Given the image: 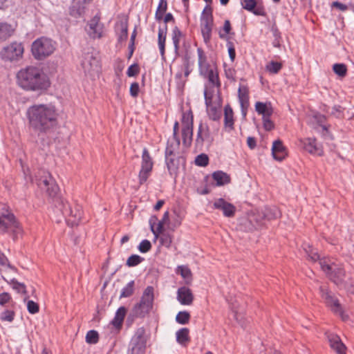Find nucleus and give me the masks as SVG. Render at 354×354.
I'll return each mask as SVG.
<instances>
[{
    "label": "nucleus",
    "mask_w": 354,
    "mask_h": 354,
    "mask_svg": "<svg viewBox=\"0 0 354 354\" xmlns=\"http://www.w3.org/2000/svg\"><path fill=\"white\" fill-rule=\"evenodd\" d=\"M82 66L85 73H91L99 70V61L93 55L88 53L82 62Z\"/></svg>",
    "instance_id": "nucleus-18"
},
{
    "label": "nucleus",
    "mask_w": 354,
    "mask_h": 354,
    "mask_svg": "<svg viewBox=\"0 0 354 354\" xmlns=\"http://www.w3.org/2000/svg\"><path fill=\"white\" fill-rule=\"evenodd\" d=\"M145 349L146 340L144 337V330H138L131 339L127 354H145Z\"/></svg>",
    "instance_id": "nucleus-12"
},
{
    "label": "nucleus",
    "mask_w": 354,
    "mask_h": 354,
    "mask_svg": "<svg viewBox=\"0 0 354 354\" xmlns=\"http://www.w3.org/2000/svg\"><path fill=\"white\" fill-rule=\"evenodd\" d=\"M195 163L198 166L205 167L209 163V158L207 155L201 153L196 156L195 159Z\"/></svg>",
    "instance_id": "nucleus-55"
},
{
    "label": "nucleus",
    "mask_w": 354,
    "mask_h": 354,
    "mask_svg": "<svg viewBox=\"0 0 354 354\" xmlns=\"http://www.w3.org/2000/svg\"><path fill=\"white\" fill-rule=\"evenodd\" d=\"M183 37V35L182 32L177 26H175L172 30V41L176 53H177L179 50L180 41Z\"/></svg>",
    "instance_id": "nucleus-41"
},
{
    "label": "nucleus",
    "mask_w": 354,
    "mask_h": 354,
    "mask_svg": "<svg viewBox=\"0 0 354 354\" xmlns=\"http://www.w3.org/2000/svg\"><path fill=\"white\" fill-rule=\"evenodd\" d=\"M189 330L187 328H183L176 332V341L181 345H187L190 338L189 336Z\"/></svg>",
    "instance_id": "nucleus-37"
},
{
    "label": "nucleus",
    "mask_w": 354,
    "mask_h": 354,
    "mask_svg": "<svg viewBox=\"0 0 354 354\" xmlns=\"http://www.w3.org/2000/svg\"><path fill=\"white\" fill-rule=\"evenodd\" d=\"M99 341V334L95 330H91L86 335V342L90 344H97Z\"/></svg>",
    "instance_id": "nucleus-49"
},
{
    "label": "nucleus",
    "mask_w": 354,
    "mask_h": 354,
    "mask_svg": "<svg viewBox=\"0 0 354 354\" xmlns=\"http://www.w3.org/2000/svg\"><path fill=\"white\" fill-rule=\"evenodd\" d=\"M203 74H207L209 82L213 85H216L217 87L221 86L218 74L212 68H208L207 71H204Z\"/></svg>",
    "instance_id": "nucleus-42"
},
{
    "label": "nucleus",
    "mask_w": 354,
    "mask_h": 354,
    "mask_svg": "<svg viewBox=\"0 0 354 354\" xmlns=\"http://www.w3.org/2000/svg\"><path fill=\"white\" fill-rule=\"evenodd\" d=\"M15 317V312L12 310H4L0 314V319L2 322H12Z\"/></svg>",
    "instance_id": "nucleus-48"
},
{
    "label": "nucleus",
    "mask_w": 354,
    "mask_h": 354,
    "mask_svg": "<svg viewBox=\"0 0 354 354\" xmlns=\"http://www.w3.org/2000/svg\"><path fill=\"white\" fill-rule=\"evenodd\" d=\"M255 110L259 115H262V118H270L274 111L271 102H257L255 104Z\"/></svg>",
    "instance_id": "nucleus-23"
},
{
    "label": "nucleus",
    "mask_w": 354,
    "mask_h": 354,
    "mask_svg": "<svg viewBox=\"0 0 354 354\" xmlns=\"http://www.w3.org/2000/svg\"><path fill=\"white\" fill-rule=\"evenodd\" d=\"M239 100L241 106L242 112L244 115L246 113L244 109H246L249 106V91L246 86H240L238 91Z\"/></svg>",
    "instance_id": "nucleus-25"
},
{
    "label": "nucleus",
    "mask_w": 354,
    "mask_h": 354,
    "mask_svg": "<svg viewBox=\"0 0 354 354\" xmlns=\"http://www.w3.org/2000/svg\"><path fill=\"white\" fill-rule=\"evenodd\" d=\"M234 112L230 104L224 107V127L228 131L234 129Z\"/></svg>",
    "instance_id": "nucleus-24"
},
{
    "label": "nucleus",
    "mask_w": 354,
    "mask_h": 354,
    "mask_svg": "<svg viewBox=\"0 0 354 354\" xmlns=\"http://www.w3.org/2000/svg\"><path fill=\"white\" fill-rule=\"evenodd\" d=\"M27 310L30 314H35L39 311V306L37 303L27 299Z\"/></svg>",
    "instance_id": "nucleus-57"
},
{
    "label": "nucleus",
    "mask_w": 354,
    "mask_h": 354,
    "mask_svg": "<svg viewBox=\"0 0 354 354\" xmlns=\"http://www.w3.org/2000/svg\"><path fill=\"white\" fill-rule=\"evenodd\" d=\"M153 288L147 286L142 293L140 302L133 306L131 315L135 317H145L153 308Z\"/></svg>",
    "instance_id": "nucleus-5"
},
{
    "label": "nucleus",
    "mask_w": 354,
    "mask_h": 354,
    "mask_svg": "<svg viewBox=\"0 0 354 354\" xmlns=\"http://www.w3.org/2000/svg\"><path fill=\"white\" fill-rule=\"evenodd\" d=\"M140 72L139 66L137 64L131 65L127 71V75L129 77H134L137 75Z\"/></svg>",
    "instance_id": "nucleus-61"
},
{
    "label": "nucleus",
    "mask_w": 354,
    "mask_h": 354,
    "mask_svg": "<svg viewBox=\"0 0 354 354\" xmlns=\"http://www.w3.org/2000/svg\"><path fill=\"white\" fill-rule=\"evenodd\" d=\"M319 291L321 297L326 305L330 308L333 312L335 314L339 315L343 319H345L342 307L335 294L329 290L326 286H320Z\"/></svg>",
    "instance_id": "nucleus-10"
},
{
    "label": "nucleus",
    "mask_w": 354,
    "mask_h": 354,
    "mask_svg": "<svg viewBox=\"0 0 354 354\" xmlns=\"http://www.w3.org/2000/svg\"><path fill=\"white\" fill-rule=\"evenodd\" d=\"M204 95L209 118L214 121H219L221 118V109L212 104V95H209L207 90L205 91Z\"/></svg>",
    "instance_id": "nucleus-14"
},
{
    "label": "nucleus",
    "mask_w": 354,
    "mask_h": 354,
    "mask_svg": "<svg viewBox=\"0 0 354 354\" xmlns=\"http://www.w3.org/2000/svg\"><path fill=\"white\" fill-rule=\"evenodd\" d=\"M12 303V306H14L15 303L13 301L12 298L10 293L4 292L0 294V305L5 306L6 304Z\"/></svg>",
    "instance_id": "nucleus-54"
},
{
    "label": "nucleus",
    "mask_w": 354,
    "mask_h": 354,
    "mask_svg": "<svg viewBox=\"0 0 354 354\" xmlns=\"http://www.w3.org/2000/svg\"><path fill=\"white\" fill-rule=\"evenodd\" d=\"M201 34L206 44L210 42L212 37V31L214 24L212 8L207 5L204 8L201 18Z\"/></svg>",
    "instance_id": "nucleus-8"
},
{
    "label": "nucleus",
    "mask_w": 354,
    "mask_h": 354,
    "mask_svg": "<svg viewBox=\"0 0 354 354\" xmlns=\"http://www.w3.org/2000/svg\"><path fill=\"white\" fill-rule=\"evenodd\" d=\"M313 117L315 119V120L317 121V122L322 127L323 130H325V131L328 130V128L326 126L322 125V124L324 123L326 120V118L324 115L317 113L314 115Z\"/></svg>",
    "instance_id": "nucleus-63"
},
{
    "label": "nucleus",
    "mask_w": 354,
    "mask_h": 354,
    "mask_svg": "<svg viewBox=\"0 0 354 354\" xmlns=\"http://www.w3.org/2000/svg\"><path fill=\"white\" fill-rule=\"evenodd\" d=\"M272 153L273 158L279 161L283 160L287 156V151L280 140H275L272 144Z\"/></svg>",
    "instance_id": "nucleus-22"
},
{
    "label": "nucleus",
    "mask_w": 354,
    "mask_h": 354,
    "mask_svg": "<svg viewBox=\"0 0 354 354\" xmlns=\"http://www.w3.org/2000/svg\"><path fill=\"white\" fill-rule=\"evenodd\" d=\"M151 249V242L147 239L140 242L138 245V250L142 253H146Z\"/></svg>",
    "instance_id": "nucleus-58"
},
{
    "label": "nucleus",
    "mask_w": 354,
    "mask_h": 354,
    "mask_svg": "<svg viewBox=\"0 0 354 354\" xmlns=\"http://www.w3.org/2000/svg\"><path fill=\"white\" fill-rule=\"evenodd\" d=\"M82 214V207L77 204L75 205L72 207V214L67 217L68 222H71L73 226L77 225L81 221Z\"/></svg>",
    "instance_id": "nucleus-28"
},
{
    "label": "nucleus",
    "mask_w": 354,
    "mask_h": 354,
    "mask_svg": "<svg viewBox=\"0 0 354 354\" xmlns=\"http://www.w3.org/2000/svg\"><path fill=\"white\" fill-rule=\"evenodd\" d=\"M167 0H160L159 5L156 10L155 17L158 21H160L162 19L164 14L167 11Z\"/></svg>",
    "instance_id": "nucleus-43"
},
{
    "label": "nucleus",
    "mask_w": 354,
    "mask_h": 354,
    "mask_svg": "<svg viewBox=\"0 0 354 354\" xmlns=\"http://www.w3.org/2000/svg\"><path fill=\"white\" fill-rule=\"evenodd\" d=\"M212 178L216 182L217 186H222L230 183V176L223 171H216L212 174Z\"/></svg>",
    "instance_id": "nucleus-33"
},
{
    "label": "nucleus",
    "mask_w": 354,
    "mask_h": 354,
    "mask_svg": "<svg viewBox=\"0 0 354 354\" xmlns=\"http://www.w3.org/2000/svg\"><path fill=\"white\" fill-rule=\"evenodd\" d=\"M176 273L180 274L186 280V283H190L192 281V272L186 266H179L176 269Z\"/></svg>",
    "instance_id": "nucleus-40"
},
{
    "label": "nucleus",
    "mask_w": 354,
    "mask_h": 354,
    "mask_svg": "<svg viewBox=\"0 0 354 354\" xmlns=\"http://www.w3.org/2000/svg\"><path fill=\"white\" fill-rule=\"evenodd\" d=\"M19 86L26 91L42 92L50 86L47 75L39 68L28 66L21 69L17 74Z\"/></svg>",
    "instance_id": "nucleus-2"
},
{
    "label": "nucleus",
    "mask_w": 354,
    "mask_h": 354,
    "mask_svg": "<svg viewBox=\"0 0 354 354\" xmlns=\"http://www.w3.org/2000/svg\"><path fill=\"white\" fill-rule=\"evenodd\" d=\"M160 243L166 248H169L172 243L171 236L168 233H162L160 237Z\"/></svg>",
    "instance_id": "nucleus-56"
},
{
    "label": "nucleus",
    "mask_w": 354,
    "mask_h": 354,
    "mask_svg": "<svg viewBox=\"0 0 354 354\" xmlns=\"http://www.w3.org/2000/svg\"><path fill=\"white\" fill-rule=\"evenodd\" d=\"M26 117L30 131L41 138L57 127L59 113L51 104H35L28 108Z\"/></svg>",
    "instance_id": "nucleus-1"
},
{
    "label": "nucleus",
    "mask_w": 354,
    "mask_h": 354,
    "mask_svg": "<svg viewBox=\"0 0 354 354\" xmlns=\"http://www.w3.org/2000/svg\"><path fill=\"white\" fill-rule=\"evenodd\" d=\"M214 207L223 211L226 217H233L235 214L236 207L232 203L225 201L223 198H218L214 203Z\"/></svg>",
    "instance_id": "nucleus-19"
},
{
    "label": "nucleus",
    "mask_w": 354,
    "mask_h": 354,
    "mask_svg": "<svg viewBox=\"0 0 354 354\" xmlns=\"http://www.w3.org/2000/svg\"><path fill=\"white\" fill-rule=\"evenodd\" d=\"M104 26L100 22V18L94 17L88 24L87 33L93 39L102 37Z\"/></svg>",
    "instance_id": "nucleus-16"
},
{
    "label": "nucleus",
    "mask_w": 354,
    "mask_h": 354,
    "mask_svg": "<svg viewBox=\"0 0 354 354\" xmlns=\"http://www.w3.org/2000/svg\"><path fill=\"white\" fill-rule=\"evenodd\" d=\"M319 264L322 270L335 283L339 284L343 281L346 272L342 266L334 263L330 264L326 260H321Z\"/></svg>",
    "instance_id": "nucleus-9"
},
{
    "label": "nucleus",
    "mask_w": 354,
    "mask_h": 354,
    "mask_svg": "<svg viewBox=\"0 0 354 354\" xmlns=\"http://www.w3.org/2000/svg\"><path fill=\"white\" fill-rule=\"evenodd\" d=\"M2 277L6 282L11 285L13 290H15L17 293L24 295V301L26 302L29 297L26 290V285L24 283L19 282L16 279H12L10 281H8L5 279V277Z\"/></svg>",
    "instance_id": "nucleus-26"
},
{
    "label": "nucleus",
    "mask_w": 354,
    "mask_h": 354,
    "mask_svg": "<svg viewBox=\"0 0 354 354\" xmlns=\"http://www.w3.org/2000/svg\"><path fill=\"white\" fill-rule=\"evenodd\" d=\"M58 207L62 212L63 216L66 218L72 214V205L69 204L67 201L63 198L59 199Z\"/></svg>",
    "instance_id": "nucleus-39"
},
{
    "label": "nucleus",
    "mask_w": 354,
    "mask_h": 354,
    "mask_svg": "<svg viewBox=\"0 0 354 354\" xmlns=\"http://www.w3.org/2000/svg\"><path fill=\"white\" fill-rule=\"evenodd\" d=\"M179 131V122L176 121L174 124L173 128V138L174 140V142H167V146L165 149V155L167 156H174L175 154V151H176L180 145V140L178 135Z\"/></svg>",
    "instance_id": "nucleus-17"
},
{
    "label": "nucleus",
    "mask_w": 354,
    "mask_h": 354,
    "mask_svg": "<svg viewBox=\"0 0 354 354\" xmlns=\"http://www.w3.org/2000/svg\"><path fill=\"white\" fill-rule=\"evenodd\" d=\"M35 182L37 185L46 194L50 196L54 197L56 196L59 191V187L51 175L45 171L39 172V176H36Z\"/></svg>",
    "instance_id": "nucleus-7"
},
{
    "label": "nucleus",
    "mask_w": 354,
    "mask_h": 354,
    "mask_svg": "<svg viewBox=\"0 0 354 354\" xmlns=\"http://www.w3.org/2000/svg\"><path fill=\"white\" fill-rule=\"evenodd\" d=\"M167 32V26L165 25L164 28H159L158 35V43L162 57L165 56V41Z\"/></svg>",
    "instance_id": "nucleus-34"
},
{
    "label": "nucleus",
    "mask_w": 354,
    "mask_h": 354,
    "mask_svg": "<svg viewBox=\"0 0 354 354\" xmlns=\"http://www.w3.org/2000/svg\"><path fill=\"white\" fill-rule=\"evenodd\" d=\"M134 284H135V282L133 280L131 281L130 282H129L127 284V286H124L122 289L120 297V298H122V297L126 298V297H131L134 292Z\"/></svg>",
    "instance_id": "nucleus-44"
},
{
    "label": "nucleus",
    "mask_w": 354,
    "mask_h": 354,
    "mask_svg": "<svg viewBox=\"0 0 354 354\" xmlns=\"http://www.w3.org/2000/svg\"><path fill=\"white\" fill-rule=\"evenodd\" d=\"M14 30L10 24L7 23H0V43L6 41L10 37Z\"/></svg>",
    "instance_id": "nucleus-35"
},
{
    "label": "nucleus",
    "mask_w": 354,
    "mask_h": 354,
    "mask_svg": "<svg viewBox=\"0 0 354 354\" xmlns=\"http://www.w3.org/2000/svg\"><path fill=\"white\" fill-rule=\"evenodd\" d=\"M304 250L306 254L308 255L309 259H310L312 261L315 262L319 259V255L318 254V252L311 246L308 245L307 248H304Z\"/></svg>",
    "instance_id": "nucleus-53"
},
{
    "label": "nucleus",
    "mask_w": 354,
    "mask_h": 354,
    "mask_svg": "<svg viewBox=\"0 0 354 354\" xmlns=\"http://www.w3.org/2000/svg\"><path fill=\"white\" fill-rule=\"evenodd\" d=\"M223 30L224 31V33L222 32H219V37L221 39H225L227 37V34H230L231 30V24L229 20H225L224 22Z\"/></svg>",
    "instance_id": "nucleus-60"
},
{
    "label": "nucleus",
    "mask_w": 354,
    "mask_h": 354,
    "mask_svg": "<svg viewBox=\"0 0 354 354\" xmlns=\"http://www.w3.org/2000/svg\"><path fill=\"white\" fill-rule=\"evenodd\" d=\"M263 119V128L266 131H271L274 129V124L270 120V118H264Z\"/></svg>",
    "instance_id": "nucleus-64"
},
{
    "label": "nucleus",
    "mask_w": 354,
    "mask_h": 354,
    "mask_svg": "<svg viewBox=\"0 0 354 354\" xmlns=\"http://www.w3.org/2000/svg\"><path fill=\"white\" fill-rule=\"evenodd\" d=\"M304 149L312 154H317L322 156L323 151L319 149L316 144V140L314 138H307L304 142Z\"/></svg>",
    "instance_id": "nucleus-32"
},
{
    "label": "nucleus",
    "mask_w": 354,
    "mask_h": 354,
    "mask_svg": "<svg viewBox=\"0 0 354 354\" xmlns=\"http://www.w3.org/2000/svg\"><path fill=\"white\" fill-rule=\"evenodd\" d=\"M158 221L156 216H152L149 219V225L151 231L153 234L156 239H158L160 234H162L164 230V225L167 223L160 220L157 225V227L155 229L154 226Z\"/></svg>",
    "instance_id": "nucleus-29"
},
{
    "label": "nucleus",
    "mask_w": 354,
    "mask_h": 354,
    "mask_svg": "<svg viewBox=\"0 0 354 354\" xmlns=\"http://www.w3.org/2000/svg\"><path fill=\"white\" fill-rule=\"evenodd\" d=\"M153 166V162L149 151L144 148L142 154L141 169L139 172L138 178L140 185L144 184L151 175Z\"/></svg>",
    "instance_id": "nucleus-11"
},
{
    "label": "nucleus",
    "mask_w": 354,
    "mask_h": 354,
    "mask_svg": "<svg viewBox=\"0 0 354 354\" xmlns=\"http://www.w3.org/2000/svg\"><path fill=\"white\" fill-rule=\"evenodd\" d=\"M189 319L190 314L187 311H180L176 317V322L180 324H187L189 323Z\"/></svg>",
    "instance_id": "nucleus-50"
},
{
    "label": "nucleus",
    "mask_w": 354,
    "mask_h": 354,
    "mask_svg": "<svg viewBox=\"0 0 354 354\" xmlns=\"http://www.w3.org/2000/svg\"><path fill=\"white\" fill-rule=\"evenodd\" d=\"M56 43L52 39L41 37L33 41L31 46L32 56L37 60H43L55 50Z\"/></svg>",
    "instance_id": "nucleus-4"
},
{
    "label": "nucleus",
    "mask_w": 354,
    "mask_h": 354,
    "mask_svg": "<svg viewBox=\"0 0 354 354\" xmlns=\"http://www.w3.org/2000/svg\"><path fill=\"white\" fill-rule=\"evenodd\" d=\"M271 31H272L273 37H274L272 45H273V46H274L276 48H279L281 46V32L279 30V29L276 25H273L272 26Z\"/></svg>",
    "instance_id": "nucleus-46"
},
{
    "label": "nucleus",
    "mask_w": 354,
    "mask_h": 354,
    "mask_svg": "<svg viewBox=\"0 0 354 354\" xmlns=\"http://www.w3.org/2000/svg\"><path fill=\"white\" fill-rule=\"evenodd\" d=\"M344 109L340 105H335L333 107L331 114L337 118H341L343 117Z\"/></svg>",
    "instance_id": "nucleus-62"
},
{
    "label": "nucleus",
    "mask_w": 354,
    "mask_h": 354,
    "mask_svg": "<svg viewBox=\"0 0 354 354\" xmlns=\"http://www.w3.org/2000/svg\"><path fill=\"white\" fill-rule=\"evenodd\" d=\"M241 6L243 8L252 12L255 15L265 16L266 14L264 8L259 5L256 0H241Z\"/></svg>",
    "instance_id": "nucleus-20"
},
{
    "label": "nucleus",
    "mask_w": 354,
    "mask_h": 354,
    "mask_svg": "<svg viewBox=\"0 0 354 354\" xmlns=\"http://www.w3.org/2000/svg\"><path fill=\"white\" fill-rule=\"evenodd\" d=\"M0 231L3 233L11 232L14 241L21 233V227L14 214L9 209H2L0 212Z\"/></svg>",
    "instance_id": "nucleus-3"
},
{
    "label": "nucleus",
    "mask_w": 354,
    "mask_h": 354,
    "mask_svg": "<svg viewBox=\"0 0 354 354\" xmlns=\"http://www.w3.org/2000/svg\"><path fill=\"white\" fill-rule=\"evenodd\" d=\"M120 32L118 35V41L122 42L127 40L128 37V24L127 21H122L120 23Z\"/></svg>",
    "instance_id": "nucleus-51"
},
{
    "label": "nucleus",
    "mask_w": 354,
    "mask_h": 354,
    "mask_svg": "<svg viewBox=\"0 0 354 354\" xmlns=\"http://www.w3.org/2000/svg\"><path fill=\"white\" fill-rule=\"evenodd\" d=\"M328 341L331 348L335 350L338 354H345L346 347L338 336L333 334L330 335Z\"/></svg>",
    "instance_id": "nucleus-27"
},
{
    "label": "nucleus",
    "mask_w": 354,
    "mask_h": 354,
    "mask_svg": "<svg viewBox=\"0 0 354 354\" xmlns=\"http://www.w3.org/2000/svg\"><path fill=\"white\" fill-rule=\"evenodd\" d=\"M177 299L182 305L189 306L193 302L194 295L189 288L183 286L178 289Z\"/></svg>",
    "instance_id": "nucleus-21"
},
{
    "label": "nucleus",
    "mask_w": 354,
    "mask_h": 354,
    "mask_svg": "<svg viewBox=\"0 0 354 354\" xmlns=\"http://www.w3.org/2000/svg\"><path fill=\"white\" fill-rule=\"evenodd\" d=\"M197 53L198 57L199 69L201 73H203L204 71H207L210 66L207 61V56L201 48H198L197 49Z\"/></svg>",
    "instance_id": "nucleus-36"
},
{
    "label": "nucleus",
    "mask_w": 354,
    "mask_h": 354,
    "mask_svg": "<svg viewBox=\"0 0 354 354\" xmlns=\"http://www.w3.org/2000/svg\"><path fill=\"white\" fill-rule=\"evenodd\" d=\"M212 138L210 136L209 126L207 124L201 122L198 125L197 135L195 140L196 147H201L205 141L211 143Z\"/></svg>",
    "instance_id": "nucleus-15"
},
{
    "label": "nucleus",
    "mask_w": 354,
    "mask_h": 354,
    "mask_svg": "<svg viewBox=\"0 0 354 354\" xmlns=\"http://www.w3.org/2000/svg\"><path fill=\"white\" fill-rule=\"evenodd\" d=\"M158 221L156 216H152L149 219V225L151 231L153 234L156 239H158L160 234H162L164 230V225L167 223L160 220L157 225V227L155 229L154 226Z\"/></svg>",
    "instance_id": "nucleus-30"
},
{
    "label": "nucleus",
    "mask_w": 354,
    "mask_h": 354,
    "mask_svg": "<svg viewBox=\"0 0 354 354\" xmlns=\"http://www.w3.org/2000/svg\"><path fill=\"white\" fill-rule=\"evenodd\" d=\"M283 67L281 62L271 61L266 66V70L272 74H277Z\"/></svg>",
    "instance_id": "nucleus-45"
},
{
    "label": "nucleus",
    "mask_w": 354,
    "mask_h": 354,
    "mask_svg": "<svg viewBox=\"0 0 354 354\" xmlns=\"http://www.w3.org/2000/svg\"><path fill=\"white\" fill-rule=\"evenodd\" d=\"M194 115L192 111L183 112L181 119V137L183 145L188 148L193 140Z\"/></svg>",
    "instance_id": "nucleus-6"
},
{
    "label": "nucleus",
    "mask_w": 354,
    "mask_h": 354,
    "mask_svg": "<svg viewBox=\"0 0 354 354\" xmlns=\"http://www.w3.org/2000/svg\"><path fill=\"white\" fill-rule=\"evenodd\" d=\"M145 259L138 254L131 255L127 260L126 265L128 267H134L142 263Z\"/></svg>",
    "instance_id": "nucleus-47"
},
{
    "label": "nucleus",
    "mask_w": 354,
    "mask_h": 354,
    "mask_svg": "<svg viewBox=\"0 0 354 354\" xmlns=\"http://www.w3.org/2000/svg\"><path fill=\"white\" fill-rule=\"evenodd\" d=\"M0 266L2 267L9 268L13 270H16V268L10 264L7 257L1 252H0Z\"/></svg>",
    "instance_id": "nucleus-59"
},
{
    "label": "nucleus",
    "mask_w": 354,
    "mask_h": 354,
    "mask_svg": "<svg viewBox=\"0 0 354 354\" xmlns=\"http://www.w3.org/2000/svg\"><path fill=\"white\" fill-rule=\"evenodd\" d=\"M24 48L20 43L14 42L5 47L1 51V57L6 60L12 61L22 55Z\"/></svg>",
    "instance_id": "nucleus-13"
},
{
    "label": "nucleus",
    "mask_w": 354,
    "mask_h": 354,
    "mask_svg": "<svg viewBox=\"0 0 354 354\" xmlns=\"http://www.w3.org/2000/svg\"><path fill=\"white\" fill-rule=\"evenodd\" d=\"M165 162L169 174L171 175L176 174L178 169V163L176 155H165Z\"/></svg>",
    "instance_id": "nucleus-38"
},
{
    "label": "nucleus",
    "mask_w": 354,
    "mask_h": 354,
    "mask_svg": "<svg viewBox=\"0 0 354 354\" xmlns=\"http://www.w3.org/2000/svg\"><path fill=\"white\" fill-rule=\"evenodd\" d=\"M127 313V308L124 306L120 307L116 313L111 324L116 329H120Z\"/></svg>",
    "instance_id": "nucleus-31"
},
{
    "label": "nucleus",
    "mask_w": 354,
    "mask_h": 354,
    "mask_svg": "<svg viewBox=\"0 0 354 354\" xmlns=\"http://www.w3.org/2000/svg\"><path fill=\"white\" fill-rule=\"evenodd\" d=\"M333 70L335 74L341 77H345L347 73L346 66L344 64H335L333 66Z\"/></svg>",
    "instance_id": "nucleus-52"
}]
</instances>
